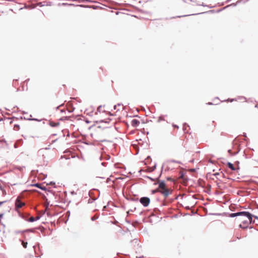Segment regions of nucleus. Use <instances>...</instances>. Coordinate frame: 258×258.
I'll list each match as a JSON object with an SVG mask.
<instances>
[{
	"mask_svg": "<svg viewBox=\"0 0 258 258\" xmlns=\"http://www.w3.org/2000/svg\"><path fill=\"white\" fill-rule=\"evenodd\" d=\"M151 159L149 157H148L146 158V172H151L153 171L155 167H156V164L155 163H152L151 161H150Z\"/></svg>",
	"mask_w": 258,
	"mask_h": 258,
	"instance_id": "4",
	"label": "nucleus"
},
{
	"mask_svg": "<svg viewBox=\"0 0 258 258\" xmlns=\"http://www.w3.org/2000/svg\"><path fill=\"white\" fill-rule=\"evenodd\" d=\"M36 186L38 187H40L39 186L38 184L36 185Z\"/></svg>",
	"mask_w": 258,
	"mask_h": 258,
	"instance_id": "19",
	"label": "nucleus"
},
{
	"mask_svg": "<svg viewBox=\"0 0 258 258\" xmlns=\"http://www.w3.org/2000/svg\"><path fill=\"white\" fill-rule=\"evenodd\" d=\"M48 204H47L45 205L46 208H45V211L46 210H47V209H48Z\"/></svg>",
	"mask_w": 258,
	"mask_h": 258,
	"instance_id": "16",
	"label": "nucleus"
},
{
	"mask_svg": "<svg viewBox=\"0 0 258 258\" xmlns=\"http://www.w3.org/2000/svg\"><path fill=\"white\" fill-rule=\"evenodd\" d=\"M16 127V128H18V129L19 128V125H15V127Z\"/></svg>",
	"mask_w": 258,
	"mask_h": 258,
	"instance_id": "18",
	"label": "nucleus"
},
{
	"mask_svg": "<svg viewBox=\"0 0 258 258\" xmlns=\"http://www.w3.org/2000/svg\"><path fill=\"white\" fill-rule=\"evenodd\" d=\"M150 203V199L149 198L146 197V206H148L149 203Z\"/></svg>",
	"mask_w": 258,
	"mask_h": 258,
	"instance_id": "15",
	"label": "nucleus"
},
{
	"mask_svg": "<svg viewBox=\"0 0 258 258\" xmlns=\"http://www.w3.org/2000/svg\"><path fill=\"white\" fill-rule=\"evenodd\" d=\"M146 178H148L153 181H155L156 180L158 179L159 177L157 176H154V177H150V176L146 175Z\"/></svg>",
	"mask_w": 258,
	"mask_h": 258,
	"instance_id": "9",
	"label": "nucleus"
},
{
	"mask_svg": "<svg viewBox=\"0 0 258 258\" xmlns=\"http://www.w3.org/2000/svg\"><path fill=\"white\" fill-rule=\"evenodd\" d=\"M140 202L145 206V197H142L140 199Z\"/></svg>",
	"mask_w": 258,
	"mask_h": 258,
	"instance_id": "11",
	"label": "nucleus"
},
{
	"mask_svg": "<svg viewBox=\"0 0 258 258\" xmlns=\"http://www.w3.org/2000/svg\"><path fill=\"white\" fill-rule=\"evenodd\" d=\"M156 191L160 192L165 197H167L171 194L172 190L168 188L164 181H161L159 182L158 187Z\"/></svg>",
	"mask_w": 258,
	"mask_h": 258,
	"instance_id": "3",
	"label": "nucleus"
},
{
	"mask_svg": "<svg viewBox=\"0 0 258 258\" xmlns=\"http://www.w3.org/2000/svg\"><path fill=\"white\" fill-rule=\"evenodd\" d=\"M114 108L115 110H117V111L119 110L120 108H123V107L120 104H118L117 105H114Z\"/></svg>",
	"mask_w": 258,
	"mask_h": 258,
	"instance_id": "7",
	"label": "nucleus"
},
{
	"mask_svg": "<svg viewBox=\"0 0 258 258\" xmlns=\"http://www.w3.org/2000/svg\"><path fill=\"white\" fill-rule=\"evenodd\" d=\"M227 166L230 168L232 170H235V167H234L233 165L230 163V162H228L227 163Z\"/></svg>",
	"mask_w": 258,
	"mask_h": 258,
	"instance_id": "8",
	"label": "nucleus"
},
{
	"mask_svg": "<svg viewBox=\"0 0 258 258\" xmlns=\"http://www.w3.org/2000/svg\"><path fill=\"white\" fill-rule=\"evenodd\" d=\"M35 220V218L33 217H31L29 219V221L31 222H34Z\"/></svg>",
	"mask_w": 258,
	"mask_h": 258,
	"instance_id": "14",
	"label": "nucleus"
},
{
	"mask_svg": "<svg viewBox=\"0 0 258 258\" xmlns=\"http://www.w3.org/2000/svg\"><path fill=\"white\" fill-rule=\"evenodd\" d=\"M219 174V173H216L214 174V175H215V176L218 175Z\"/></svg>",
	"mask_w": 258,
	"mask_h": 258,
	"instance_id": "17",
	"label": "nucleus"
},
{
	"mask_svg": "<svg viewBox=\"0 0 258 258\" xmlns=\"http://www.w3.org/2000/svg\"><path fill=\"white\" fill-rule=\"evenodd\" d=\"M22 245H23V247H24L25 248H27V242H24V241H22Z\"/></svg>",
	"mask_w": 258,
	"mask_h": 258,
	"instance_id": "13",
	"label": "nucleus"
},
{
	"mask_svg": "<svg viewBox=\"0 0 258 258\" xmlns=\"http://www.w3.org/2000/svg\"><path fill=\"white\" fill-rule=\"evenodd\" d=\"M230 216L231 217L239 216L238 220L242 223L239 225V227L243 229L247 228L252 222V215L248 212L232 213L230 214Z\"/></svg>",
	"mask_w": 258,
	"mask_h": 258,
	"instance_id": "1",
	"label": "nucleus"
},
{
	"mask_svg": "<svg viewBox=\"0 0 258 258\" xmlns=\"http://www.w3.org/2000/svg\"><path fill=\"white\" fill-rule=\"evenodd\" d=\"M50 125L51 126H55L56 125H59V123H54V122H50Z\"/></svg>",
	"mask_w": 258,
	"mask_h": 258,
	"instance_id": "12",
	"label": "nucleus"
},
{
	"mask_svg": "<svg viewBox=\"0 0 258 258\" xmlns=\"http://www.w3.org/2000/svg\"><path fill=\"white\" fill-rule=\"evenodd\" d=\"M11 207L9 202L7 201L0 202V224L4 216L10 212Z\"/></svg>",
	"mask_w": 258,
	"mask_h": 258,
	"instance_id": "2",
	"label": "nucleus"
},
{
	"mask_svg": "<svg viewBox=\"0 0 258 258\" xmlns=\"http://www.w3.org/2000/svg\"><path fill=\"white\" fill-rule=\"evenodd\" d=\"M25 205V203L21 202L20 199L18 198L17 199L16 202H15V206L16 209H19L22 208L24 205Z\"/></svg>",
	"mask_w": 258,
	"mask_h": 258,
	"instance_id": "6",
	"label": "nucleus"
},
{
	"mask_svg": "<svg viewBox=\"0 0 258 258\" xmlns=\"http://www.w3.org/2000/svg\"><path fill=\"white\" fill-rule=\"evenodd\" d=\"M132 125L136 126L138 125V124L139 123V121L137 119H133L132 121Z\"/></svg>",
	"mask_w": 258,
	"mask_h": 258,
	"instance_id": "10",
	"label": "nucleus"
},
{
	"mask_svg": "<svg viewBox=\"0 0 258 258\" xmlns=\"http://www.w3.org/2000/svg\"><path fill=\"white\" fill-rule=\"evenodd\" d=\"M139 146L141 147V149L142 151H144V148L143 147V144L138 143V145L134 144L133 147H134V148L136 150V154H138V153L139 152V148H140Z\"/></svg>",
	"mask_w": 258,
	"mask_h": 258,
	"instance_id": "5",
	"label": "nucleus"
}]
</instances>
